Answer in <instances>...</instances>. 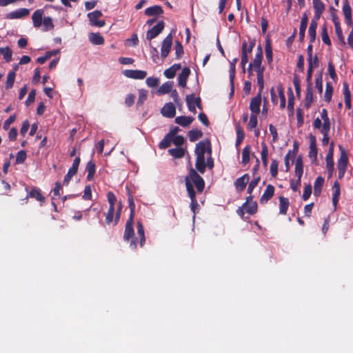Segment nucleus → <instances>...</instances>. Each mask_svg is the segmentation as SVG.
<instances>
[{
  "instance_id": "obj_1",
  "label": "nucleus",
  "mask_w": 353,
  "mask_h": 353,
  "mask_svg": "<svg viewBox=\"0 0 353 353\" xmlns=\"http://www.w3.org/2000/svg\"><path fill=\"white\" fill-rule=\"evenodd\" d=\"M195 154L196 156L195 167L199 172L203 174L205 172L206 164L205 154L212 156V146L209 139L201 141L196 144Z\"/></svg>"
},
{
  "instance_id": "obj_2",
  "label": "nucleus",
  "mask_w": 353,
  "mask_h": 353,
  "mask_svg": "<svg viewBox=\"0 0 353 353\" xmlns=\"http://www.w3.org/2000/svg\"><path fill=\"white\" fill-rule=\"evenodd\" d=\"M185 184L188 194H189V187L192 188V190H194L193 185L199 193H201L205 188L203 179L192 168L189 170L188 174L185 178Z\"/></svg>"
},
{
  "instance_id": "obj_3",
  "label": "nucleus",
  "mask_w": 353,
  "mask_h": 353,
  "mask_svg": "<svg viewBox=\"0 0 353 353\" xmlns=\"http://www.w3.org/2000/svg\"><path fill=\"white\" fill-rule=\"evenodd\" d=\"M133 222L134 218L128 217L125 226L123 239L125 241H129L131 239L130 247L132 250H136L137 247V238L134 236Z\"/></svg>"
},
{
  "instance_id": "obj_4",
  "label": "nucleus",
  "mask_w": 353,
  "mask_h": 353,
  "mask_svg": "<svg viewBox=\"0 0 353 353\" xmlns=\"http://www.w3.org/2000/svg\"><path fill=\"white\" fill-rule=\"evenodd\" d=\"M341 150L340 157L337 161L338 177L339 179L343 178L348 164V156L345 150L339 145Z\"/></svg>"
},
{
  "instance_id": "obj_5",
  "label": "nucleus",
  "mask_w": 353,
  "mask_h": 353,
  "mask_svg": "<svg viewBox=\"0 0 353 353\" xmlns=\"http://www.w3.org/2000/svg\"><path fill=\"white\" fill-rule=\"evenodd\" d=\"M257 210L258 205L256 202H251L249 203L245 202L241 207L237 209L236 212L238 215L243 219L245 212L250 215H252L257 212Z\"/></svg>"
},
{
  "instance_id": "obj_6",
  "label": "nucleus",
  "mask_w": 353,
  "mask_h": 353,
  "mask_svg": "<svg viewBox=\"0 0 353 353\" xmlns=\"http://www.w3.org/2000/svg\"><path fill=\"white\" fill-rule=\"evenodd\" d=\"M334 145V143L332 142L330 145L329 151L325 157L328 179H330L332 176L333 172L334 170V163L333 159Z\"/></svg>"
},
{
  "instance_id": "obj_7",
  "label": "nucleus",
  "mask_w": 353,
  "mask_h": 353,
  "mask_svg": "<svg viewBox=\"0 0 353 353\" xmlns=\"http://www.w3.org/2000/svg\"><path fill=\"white\" fill-rule=\"evenodd\" d=\"M103 16L101 11L94 10L88 14L90 24L92 26H97L99 28L103 27L105 24L104 20H99L100 17Z\"/></svg>"
},
{
  "instance_id": "obj_8",
  "label": "nucleus",
  "mask_w": 353,
  "mask_h": 353,
  "mask_svg": "<svg viewBox=\"0 0 353 353\" xmlns=\"http://www.w3.org/2000/svg\"><path fill=\"white\" fill-rule=\"evenodd\" d=\"M172 35L170 33L162 41L161 56L163 59H165L170 52L172 45Z\"/></svg>"
},
{
  "instance_id": "obj_9",
  "label": "nucleus",
  "mask_w": 353,
  "mask_h": 353,
  "mask_svg": "<svg viewBox=\"0 0 353 353\" xmlns=\"http://www.w3.org/2000/svg\"><path fill=\"white\" fill-rule=\"evenodd\" d=\"M165 27V23L163 21H160L149 30L146 33V39L149 41L156 38L159 34L162 32Z\"/></svg>"
},
{
  "instance_id": "obj_10",
  "label": "nucleus",
  "mask_w": 353,
  "mask_h": 353,
  "mask_svg": "<svg viewBox=\"0 0 353 353\" xmlns=\"http://www.w3.org/2000/svg\"><path fill=\"white\" fill-rule=\"evenodd\" d=\"M26 190L28 192L27 196L25 198L26 202H28V199L29 197L35 199L37 201H39L41 204L45 203L46 198L43 195L41 190L37 187H33L30 191H28V188H26Z\"/></svg>"
},
{
  "instance_id": "obj_11",
  "label": "nucleus",
  "mask_w": 353,
  "mask_h": 353,
  "mask_svg": "<svg viewBox=\"0 0 353 353\" xmlns=\"http://www.w3.org/2000/svg\"><path fill=\"white\" fill-rule=\"evenodd\" d=\"M310 139V152H309V157L312 159V162L317 161V153L318 150L316 147V139L314 135L312 134H310L309 135Z\"/></svg>"
},
{
  "instance_id": "obj_12",
  "label": "nucleus",
  "mask_w": 353,
  "mask_h": 353,
  "mask_svg": "<svg viewBox=\"0 0 353 353\" xmlns=\"http://www.w3.org/2000/svg\"><path fill=\"white\" fill-rule=\"evenodd\" d=\"M123 74L126 77L133 79H143L147 76V72L138 70H125L123 71Z\"/></svg>"
},
{
  "instance_id": "obj_13",
  "label": "nucleus",
  "mask_w": 353,
  "mask_h": 353,
  "mask_svg": "<svg viewBox=\"0 0 353 353\" xmlns=\"http://www.w3.org/2000/svg\"><path fill=\"white\" fill-rule=\"evenodd\" d=\"M30 14V10L28 8H19L7 14L6 18L8 19H21L27 17Z\"/></svg>"
},
{
  "instance_id": "obj_14",
  "label": "nucleus",
  "mask_w": 353,
  "mask_h": 353,
  "mask_svg": "<svg viewBox=\"0 0 353 353\" xmlns=\"http://www.w3.org/2000/svg\"><path fill=\"white\" fill-rule=\"evenodd\" d=\"M261 104V94L258 93L256 97L252 99L250 103V109L251 114H258L260 112V106Z\"/></svg>"
},
{
  "instance_id": "obj_15",
  "label": "nucleus",
  "mask_w": 353,
  "mask_h": 353,
  "mask_svg": "<svg viewBox=\"0 0 353 353\" xmlns=\"http://www.w3.org/2000/svg\"><path fill=\"white\" fill-rule=\"evenodd\" d=\"M250 180L248 174H245L242 176L238 178L234 182V186L236 190L242 192L245 190Z\"/></svg>"
},
{
  "instance_id": "obj_16",
  "label": "nucleus",
  "mask_w": 353,
  "mask_h": 353,
  "mask_svg": "<svg viewBox=\"0 0 353 353\" xmlns=\"http://www.w3.org/2000/svg\"><path fill=\"white\" fill-rule=\"evenodd\" d=\"M265 54L268 64H271L273 61V52L271 39L269 37H267L265 40Z\"/></svg>"
},
{
  "instance_id": "obj_17",
  "label": "nucleus",
  "mask_w": 353,
  "mask_h": 353,
  "mask_svg": "<svg viewBox=\"0 0 353 353\" xmlns=\"http://www.w3.org/2000/svg\"><path fill=\"white\" fill-rule=\"evenodd\" d=\"M161 114L168 118H173L176 114V108L172 103H165L161 109Z\"/></svg>"
},
{
  "instance_id": "obj_18",
  "label": "nucleus",
  "mask_w": 353,
  "mask_h": 353,
  "mask_svg": "<svg viewBox=\"0 0 353 353\" xmlns=\"http://www.w3.org/2000/svg\"><path fill=\"white\" fill-rule=\"evenodd\" d=\"M274 187L272 185H268L260 199V203L261 204L266 203L274 196Z\"/></svg>"
},
{
  "instance_id": "obj_19",
  "label": "nucleus",
  "mask_w": 353,
  "mask_h": 353,
  "mask_svg": "<svg viewBox=\"0 0 353 353\" xmlns=\"http://www.w3.org/2000/svg\"><path fill=\"white\" fill-rule=\"evenodd\" d=\"M313 8L314 10V16L316 19H320L321 14L325 11V4L321 0H313Z\"/></svg>"
},
{
  "instance_id": "obj_20",
  "label": "nucleus",
  "mask_w": 353,
  "mask_h": 353,
  "mask_svg": "<svg viewBox=\"0 0 353 353\" xmlns=\"http://www.w3.org/2000/svg\"><path fill=\"white\" fill-rule=\"evenodd\" d=\"M190 74V70L189 68L185 67L183 68L181 72L178 77V84L182 88H185L187 84V81L189 75Z\"/></svg>"
},
{
  "instance_id": "obj_21",
  "label": "nucleus",
  "mask_w": 353,
  "mask_h": 353,
  "mask_svg": "<svg viewBox=\"0 0 353 353\" xmlns=\"http://www.w3.org/2000/svg\"><path fill=\"white\" fill-rule=\"evenodd\" d=\"M343 12L345 17L346 23L348 26H351L352 24V8L347 0H345L343 2Z\"/></svg>"
},
{
  "instance_id": "obj_22",
  "label": "nucleus",
  "mask_w": 353,
  "mask_h": 353,
  "mask_svg": "<svg viewBox=\"0 0 353 353\" xmlns=\"http://www.w3.org/2000/svg\"><path fill=\"white\" fill-rule=\"evenodd\" d=\"M163 14V10L161 6H153L145 10V14L148 17H157Z\"/></svg>"
},
{
  "instance_id": "obj_23",
  "label": "nucleus",
  "mask_w": 353,
  "mask_h": 353,
  "mask_svg": "<svg viewBox=\"0 0 353 353\" xmlns=\"http://www.w3.org/2000/svg\"><path fill=\"white\" fill-rule=\"evenodd\" d=\"M343 92L344 95V102L345 107L347 109H351V92L347 82H344L343 84Z\"/></svg>"
},
{
  "instance_id": "obj_24",
  "label": "nucleus",
  "mask_w": 353,
  "mask_h": 353,
  "mask_svg": "<svg viewBox=\"0 0 353 353\" xmlns=\"http://www.w3.org/2000/svg\"><path fill=\"white\" fill-rule=\"evenodd\" d=\"M332 204L334 207V208H336L340 194H341V188H340V184L337 181H335L334 182V185L332 187Z\"/></svg>"
},
{
  "instance_id": "obj_25",
  "label": "nucleus",
  "mask_w": 353,
  "mask_h": 353,
  "mask_svg": "<svg viewBox=\"0 0 353 353\" xmlns=\"http://www.w3.org/2000/svg\"><path fill=\"white\" fill-rule=\"evenodd\" d=\"M44 11L43 9L35 10L32 16V23L35 28H40L42 24V17Z\"/></svg>"
},
{
  "instance_id": "obj_26",
  "label": "nucleus",
  "mask_w": 353,
  "mask_h": 353,
  "mask_svg": "<svg viewBox=\"0 0 353 353\" xmlns=\"http://www.w3.org/2000/svg\"><path fill=\"white\" fill-rule=\"evenodd\" d=\"M189 194L188 196L190 198L191 203L190 207L191 210L193 212L194 214H196L197 210L199 209V203L197 202L196 198V192L195 190H192V188L189 187Z\"/></svg>"
},
{
  "instance_id": "obj_27",
  "label": "nucleus",
  "mask_w": 353,
  "mask_h": 353,
  "mask_svg": "<svg viewBox=\"0 0 353 353\" xmlns=\"http://www.w3.org/2000/svg\"><path fill=\"white\" fill-rule=\"evenodd\" d=\"M88 174L86 179L88 181H91L94 179V176L96 172V165L94 161H89L85 168Z\"/></svg>"
},
{
  "instance_id": "obj_28",
  "label": "nucleus",
  "mask_w": 353,
  "mask_h": 353,
  "mask_svg": "<svg viewBox=\"0 0 353 353\" xmlns=\"http://www.w3.org/2000/svg\"><path fill=\"white\" fill-rule=\"evenodd\" d=\"M181 68L180 63H175L172 65L169 68L166 69L164 71V75L168 79H172L175 77L176 73L178 70H179Z\"/></svg>"
},
{
  "instance_id": "obj_29",
  "label": "nucleus",
  "mask_w": 353,
  "mask_h": 353,
  "mask_svg": "<svg viewBox=\"0 0 353 353\" xmlns=\"http://www.w3.org/2000/svg\"><path fill=\"white\" fill-rule=\"evenodd\" d=\"M193 121L194 118L192 117L179 116L175 118V123L182 127L189 126Z\"/></svg>"
},
{
  "instance_id": "obj_30",
  "label": "nucleus",
  "mask_w": 353,
  "mask_h": 353,
  "mask_svg": "<svg viewBox=\"0 0 353 353\" xmlns=\"http://www.w3.org/2000/svg\"><path fill=\"white\" fill-rule=\"evenodd\" d=\"M174 85L173 81H167L163 83L158 89L157 94L163 95L170 92Z\"/></svg>"
},
{
  "instance_id": "obj_31",
  "label": "nucleus",
  "mask_w": 353,
  "mask_h": 353,
  "mask_svg": "<svg viewBox=\"0 0 353 353\" xmlns=\"http://www.w3.org/2000/svg\"><path fill=\"white\" fill-rule=\"evenodd\" d=\"M290 202L288 198L284 196L279 197V213L281 214H286Z\"/></svg>"
},
{
  "instance_id": "obj_32",
  "label": "nucleus",
  "mask_w": 353,
  "mask_h": 353,
  "mask_svg": "<svg viewBox=\"0 0 353 353\" xmlns=\"http://www.w3.org/2000/svg\"><path fill=\"white\" fill-rule=\"evenodd\" d=\"M137 234L140 239V246L143 247L145 243L144 227L141 221L137 223Z\"/></svg>"
},
{
  "instance_id": "obj_33",
  "label": "nucleus",
  "mask_w": 353,
  "mask_h": 353,
  "mask_svg": "<svg viewBox=\"0 0 353 353\" xmlns=\"http://www.w3.org/2000/svg\"><path fill=\"white\" fill-rule=\"evenodd\" d=\"M323 183H324V179L321 176H318L315 179L314 185V194L315 196L320 195L321 190H322V187H323Z\"/></svg>"
},
{
  "instance_id": "obj_34",
  "label": "nucleus",
  "mask_w": 353,
  "mask_h": 353,
  "mask_svg": "<svg viewBox=\"0 0 353 353\" xmlns=\"http://www.w3.org/2000/svg\"><path fill=\"white\" fill-rule=\"evenodd\" d=\"M238 59L234 58L230 63V82L232 86V89L234 88V80L235 77V72H236V63L237 62Z\"/></svg>"
},
{
  "instance_id": "obj_35",
  "label": "nucleus",
  "mask_w": 353,
  "mask_h": 353,
  "mask_svg": "<svg viewBox=\"0 0 353 353\" xmlns=\"http://www.w3.org/2000/svg\"><path fill=\"white\" fill-rule=\"evenodd\" d=\"M90 42L94 45H102L104 43V38L99 33H90L89 35Z\"/></svg>"
},
{
  "instance_id": "obj_36",
  "label": "nucleus",
  "mask_w": 353,
  "mask_h": 353,
  "mask_svg": "<svg viewBox=\"0 0 353 353\" xmlns=\"http://www.w3.org/2000/svg\"><path fill=\"white\" fill-rule=\"evenodd\" d=\"M168 152L170 155L176 159H181L184 157L185 150L181 148L176 147L175 148H171L168 150Z\"/></svg>"
},
{
  "instance_id": "obj_37",
  "label": "nucleus",
  "mask_w": 353,
  "mask_h": 353,
  "mask_svg": "<svg viewBox=\"0 0 353 353\" xmlns=\"http://www.w3.org/2000/svg\"><path fill=\"white\" fill-rule=\"evenodd\" d=\"M313 102L312 87L307 86L305 98V107L308 109Z\"/></svg>"
},
{
  "instance_id": "obj_38",
  "label": "nucleus",
  "mask_w": 353,
  "mask_h": 353,
  "mask_svg": "<svg viewBox=\"0 0 353 353\" xmlns=\"http://www.w3.org/2000/svg\"><path fill=\"white\" fill-rule=\"evenodd\" d=\"M203 137V132L198 129H193L188 132L189 140L191 142H194Z\"/></svg>"
},
{
  "instance_id": "obj_39",
  "label": "nucleus",
  "mask_w": 353,
  "mask_h": 353,
  "mask_svg": "<svg viewBox=\"0 0 353 353\" xmlns=\"http://www.w3.org/2000/svg\"><path fill=\"white\" fill-rule=\"evenodd\" d=\"M334 89L330 82H327L325 85V92L324 94V100L327 103H330L332 99Z\"/></svg>"
},
{
  "instance_id": "obj_40",
  "label": "nucleus",
  "mask_w": 353,
  "mask_h": 353,
  "mask_svg": "<svg viewBox=\"0 0 353 353\" xmlns=\"http://www.w3.org/2000/svg\"><path fill=\"white\" fill-rule=\"evenodd\" d=\"M321 117L323 120L322 128H331V122L328 117V112L326 109H323L321 112Z\"/></svg>"
},
{
  "instance_id": "obj_41",
  "label": "nucleus",
  "mask_w": 353,
  "mask_h": 353,
  "mask_svg": "<svg viewBox=\"0 0 353 353\" xmlns=\"http://www.w3.org/2000/svg\"><path fill=\"white\" fill-rule=\"evenodd\" d=\"M0 54L3 55V59L6 62H10L12 60V51L10 47L0 48Z\"/></svg>"
},
{
  "instance_id": "obj_42",
  "label": "nucleus",
  "mask_w": 353,
  "mask_h": 353,
  "mask_svg": "<svg viewBox=\"0 0 353 353\" xmlns=\"http://www.w3.org/2000/svg\"><path fill=\"white\" fill-rule=\"evenodd\" d=\"M15 77V71H10L8 72L5 85L6 90H9L12 88L14 83Z\"/></svg>"
},
{
  "instance_id": "obj_43",
  "label": "nucleus",
  "mask_w": 353,
  "mask_h": 353,
  "mask_svg": "<svg viewBox=\"0 0 353 353\" xmlns=\"http://www.w3.org/2000/svg\"><path fill=\"white\" fill-rule=\"evenodd\" d=\"M250 146L247 145L242 150V164L246 165L250 161Z\"/></svg>"
},
{
  "instance_id": "obj_44",
  "label": "nucleus",
  "mask_w": 353,
  "mask_h": 353,
  "mask_svg": "<svg viewBox=\"0 0 353 353\" xmlns=\"http://www.w3.org/2000/svg\"><path fill=\"white\" fill-rule=\"evenodd\" d=\"M261 148H262V150H261V155L262 163H263V165L264 167H267V165H268V146L266 145V144L264 142H263L261 143Z\"/></svg>"
},
{
  "instance_id": "obj_45",
  "label": "nucleus",
  "mask_w": 353,
  "mask_h": 353,
  "mask_svg": "<svg viewBox=\"0 0 353 353\" xmlns=\"http://www.w3.org/2000/svg\"><path fill=\"white\" fill-rule=\"evenodd\" d=\"M254 46H255V40L254 39L250 40L249 46H248V43L245 41H243V43H242L241 53H243V52H245L246 54L251 53Z\"/></svg>"
},
{
  "instance_id": "obj_46",
  "label": "nucleus",
  "mask_w": 353,
  "mask_h": 353,
  "mask_svg": "<svg viewBox=\"0 0 353 353\" xmlns=\"http://www.w3.org/2000/svg\"><path fill=\"white\" fill-rule=\"evenodd\" d=\"M175 54H176V59H180L183 57L184 54L183 47L182 43L179 41H175Z\"/></svg>"
},
{
  "instance_id": "obj_47",
  "label": "nucleus",
  "mask_w": 353,
  "mask_h": 353,
  "mask_svg": "<svg viewBox=\"0 0 353 353\" xmlns=\"http://www.w3.org/2000/svg\"><path fill=\"white\" fill-rule=\"evenodd\" d=\"M236 139L235 145L237 147L243 141L244 137H245V134H244L243 129L240 127L239 125H237L236 126Z\"/></svg>"
},
{
  "instance_id": "obj_48",
  "label": "nucleus",
  "mask_w": 353,
  "mask_h": 353,
  "mask_svg": "<svg viewBox=\"0 0 353 353\" xmlns=\"http://www.w3.org/2000/svg\"><path fill=\"white\" fill-rule=\"evenodd\" d=\"M330 128H321V133L323 134V138H322V144L323 146H326L327 145V144L329 143V140H330V137H329V133H330Z\"/></svg>"
},
{
  "instance_id": "obj_49",
  "label": "nucleus",
  "mask_w": 353,
  "mask_h": 353,
  "mask_svg": "<svg viewBox=\"0 0 353 353\" xmlns=\"http://www.w3.org/2000/svg\"><path fill=\"white\" fill-rule=\"evenodd\" d=\"M128 206L130 210V213L129 217L134 218V214H135V203L134 201L133 196L129 191H128Z\"/></svg>"
},
{
  "instance_id": "obj_50",
  "label": "nucleus",
  "mask_w": 353,
  "mask_h": 353,
  "mask_svg": "<svg viewBox=\"0 0 353 353\" xmlns=\"http://www.w3.org/2000/svg\"><path fill=\"white\" fill-rule=\"evenodd\" d=\"M321 38H322L323 42L325 44H326L327 46H331V41L330 39V37H329V35L327 33V27L325 25L323 26V27L321 28Z\"/></svg>"
},
{
  "instance_id": "obj_51",
  "label": "nucleus",
  "mask_w": 353,
  "mask_h": 353,
  "mask_svg": "<svg viewBox=\"0 0 353 353\" xmlns=\"http://www.w3.org/2000/svg\"><path fill=\"white\" fill-rule=\"evenodd\" d=\"M278 166H279L278 161L276 159H272L271 164H270V174L273 178H276L277 176Z\"/></svg>"
},
{
  "instance_id": "obj_52",
  "label": "nucleus",
  "mask_w": 353,
  "mask_h": 353,
  "mask_svg": "<svg viewBox=\"0 0 353 353\" xmlns=\"http://www.w3.org/2000/svg\"><path fill=\"white\" fill-rule=\"evenodd\" d=\"M107 199L109 203V209L115 210V203L117 202V197L112 192L107 193Z\"/></svg>"
},
{
  "instance_id": "obj_53",
  "label": "nucleus",
  "mask_w": 353,
  "mask_h": 353,
  "mask_svg": "<svg viewBox=\"0 0 353 353\" xmlns=\"http://www.w3.org/2000/svg\"><path fill=\"white\" fill-rule=\"evenodd\" d=\"M334 28H335L336 36H337L339 40L340 41L341 43L343 46H345L346 43L345 41L344 36L343 34L342 29L341 28V24H339V25L336 24V26H334Z\"/></svg>"
},
{
  "instance_id": "obj_54",
  "label": "nucleus",
  "mask_w": 353,
  "mask_h": 353,
  "mask_svg": "<svg viewBox=\"0 0 353 353\" xmlns=\"http://www.w3.org/2000/svg\"><path fill=\"white\" fill-rule=\"evenodd\" d=\"M277 89H278L279 96L280 98V108L281 109H283L285 107V94H284V90H283V88L281 85L278 86Z\"/></svg>"
},
{
  "instance_id": "obj_55",
  "label": "nucleus",
  "mask_w": 353,
  "mask_h": 353,
  "mask_svg": "<svg viewBox=\"0 0 353 353\" xmlns=\"http://www.w3.org/2000/svg\"><path fill=\"white\" fill-rule=\"evenodd\" d=\"M172 139L170 136L166 134L163 140L159 143V148L160 149H166L170 146Z\"/></svg>"
},
{
  "instance_id": "obj_56",
  "label": "nucleus",
  "mask_w": 353,
  "mask_h": 353,
  "mask_svg": "<svg viewBox=\"0 0 353 353\" xmlns=\"http://www.w3.org/2000/svg\"><path fill=\"white\" fill-rule=\"evenodd\" d=\"M257 123H258L257 114H251L250 117V121L248 124V129L251 131L252 129H254L256 127Z\"/></svg>"
},
{
  "instance_id": "obj_57",
  "label": "nucleus",
  "mask_w": 353,
  "mask_h": 353,
  "mask_svg": "<svg viewBox=\"0 0 353 353\" xmlns=\"http://www.w3.org/2000/svg\"><path fill=\"white\" fill-rule=\"evenodd\" d=\"M193 99L194 94H188L186 96L185 101L187 103L188 110L193 113H196V106L194 104H192V101L193 100Z\"/></svg>"
},
{
  "instance_id": "obj_58",
  "label": "nucleus",
  "mask_w": 353,
  "mask_h": 353,
  "mask_svg": "<svg viewBox=\"0 0 353 353\" xmlns=\"http://www.w3.org/2000/svg\"><path fill=\"white\" fill-rule=\"evenodd\" d=\"M261 63L262 62L261 61H254L252 62H251L249 65H250V68H254V71L258 73V72H264V67H261Z\"/></svg>"
},
{
  "instance_id": "obj_59",
  "label": "nucleus",
  "mask_w": 353,
  "mask_h": 353,
  "mask_svg": "<svg viewBox=\"0 0 353 353\" xmlns=\"http://www.w3.org/2000/svg\"><path fill=\"white\" fill-rule=\"evenodd\" d=\"M327 71H328V74L330 77V78L334 81H336L337 80V75H336V73L335 72V68H334V65H333L332 62V61H330L328 63V65H327Z\"/></svg>"
},
{
  "instance_id": "obj_60",
  "label": "nucleus",
  "mask_w": 353,
  "mask_h": 353,
  "mask_svg": "<svg viewBox=\"0 0 353 353\" xmlns=\"http://www.w3.org/2000/svg\"><path fill=\"white\" fill-rule=\"evenodd\" d=\"M27 158V154L25 150H20L17 153L16 163L21 164L24 163Z\"/></svg>"
},
{
  "instance_id": "obj_61",
  "label": "nucleus",
  "mask_w": 353,
  "mask_h": 353,
  "mask_svg": "<svg viewBox=\"0 0 353 353\" xmlns=\"http://www.w3.org/2000/svg\"><path fill=\"white\" fill-rule=\"evenodd\" d=\"M316 88L317 89L319 94L323 92V75L321 72L318 77L315 79Z\"/></svg>"
},
{
  "instance_id": "obj_62",
  "label": "nucleus",
  "mask_w": 353,
  "mask_h": 353,
  "mask_svg": "<svg viewBox=\"0 0 353 353\" xmlns=\"http://www.w3.org/2000/svg\"><path fill=\"white\" fill-rule=\"evenodd\" d=\"M293 85L294 86L296 94L298 97L301 95V81L296 74H294L293 79Z\"/></svg>"
},
{
  "instance_id": "obj_63",
  "label": "nucleus",
  "mask_w": 353,
  "mask_h": 353,
  "mask_svg": "<svg viewBox=\"0 0 353 353\" xmlns=\"http://www.w3.org/2000/svg\"><path fill=\"white\" fill-rule=\"evenodd\" d=\"M260 179H261L260 176H258L251 181V182L248 185V188L247 190L248 194H251L252 193L255 187L259 184Z\"/></svg>"
},
{
  "instance_id": "obj_64",
  "label": "nucleus",
  "mask_w": 353,
  "mask_h": 353,
  "mask_svg": "<svg viewBox=\"0 0 353 353\" xmlns=\"http://www.w3.org/2000/svg\"><path fill=\"white\" fill-rule=\"evenodd\" d=\"M308 65H311V68L314 69L318 68L319 65V61L317 55H314V57H307Z\"/></svg>"
}]
</instances>
